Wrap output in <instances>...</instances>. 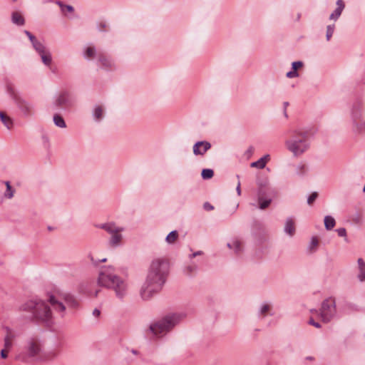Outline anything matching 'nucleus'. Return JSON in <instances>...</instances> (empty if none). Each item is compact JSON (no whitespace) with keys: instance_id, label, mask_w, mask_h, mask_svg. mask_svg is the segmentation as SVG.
<instances>
[{"instance_id":"obj_1","label":"nucleus","mask_w":365,"mask_h":365,"mask_svg":"<svg viewBox=\"0 0 365 365\" xmlns=\"http://www.w3.org/2000/svg\"><path fill=\"white\" fill-rule=\"evenodd\" d=\"M169 263L163 258L152 261L148 272L145 282L140 289V296L143 299H149L158 292L165 284L168 274Z\"/></svg>"},{"instance_id":"obj_2","label":"nucleus","mask_w":365,"mask_h":365,"mask_svg":"<svg viewBox=\"0 0 365 365\" xmlns=\"http://www.w3.org/2000/svg\"><path fill=\"white\" fill-rule=\"evenodd\" d=\"M288 138L284 146L294 158H301L311 146L308 130L304 128H293L287 130Z\"/></svg>"},{"instance_id":"obj_3","label":"nucleus","mask_w":365,"mask_h":365,"mask_svg":"<svg viewBox=\"0 0 365 365\" xmlns=\"http://www.w3.org/2000/svg\"><path fill=\"white\" fill-rule=\"evenodd\" d=\"M19 311L31 321L48 324L52 319V312L47 303L41 299H33L21 304Z\"/></svg>"},{"instance_id":"obj_4","label":"nucleus","mask_w":365,"mask_h":365,"mask_svg":"<svg viewBox=\"0 0 365 365\" xmlns=\"http://www.w3.org/2000/svg\"><path fill=\"white\" fill-rule=\"evenodd\" d=\"M98 277V284L101 287L112 289L115 291V295L119 299H123L127 294L128 284L125 280L116 274H112L109 269L112 267H103Z\"/></svg>"},{"instance_id":"obj_5","label":"nucleus","mask_w":365,"mask_h":365,"mask_svg":"<svg viewBox=\"0 0 365 365\" xmlns=\"http://www.w3.org/2000/svg\"><path fill=\"white\" fill-rule=\"evenodd\" d=\"M183 317L180 314H172L150 324V331L155 336H160L170 331Z\"/></svg>"},{"instance_id":"obj_6","label":"nucleus","mask_w":365,"mask_h":365,"mask_svg":"<svg viewBox=\"0 0 365 365\" xmlns=\"http://www.w3.org/2000/svg\"><path fill=\"white\" fill-rule=\"evenodd\" d=\"M6 93L24 117H30L34 113L33 104L24 98L12 85H7Z\"/></svg>"},{"instance_id":"obj_7","label":"nucleus","mask_w":365,"mask_h":365,"mask_svg":"<svg viewBox=\"0 0 365 365\" xmlns=\"http://www.w3.org/2000/svg\"><path fill=\"white\" fill-rule=\"evenodd\" d=\"M312 312L318 313L324 323L329 322L336 315V301L333 297H329L324 299L321 305L319 311L317 309H312Z\"/></svg>"},{"instance_id":"obj_8","label":"nucleus","mask_w":365,"mask_h":365,"mask_svg":"<svg viewBox=\"0 0 365 365\" xmlns=\"http://www.w3.org/2000/svg\"><path fill=\"white\" fill-rule=\"evenodd\" d=\"M351 118L353 124L357 128L365 125V106L361 100H357L353 103Z\"/></svg>"},{"instance_id":"obj_9","label":"nucleus","mask_w":365,"mask_h":365,"mask_svg":"<svg viewBox=\"0 0 365 365\" xmlns=\"http://www.w3.org/2000/svg\"><path fill=\"white\" fill-rule=\"evenodd\" d=\"M75 96L68 91L63 90L55 97L54 105L58 108H68L74 106Z\"/></svg>"},{"instance_id":"obj_10","label":"nucleus","mask_w":365,"mask_h":365,"mask_svg":"<svg viewBox=\"0 0 365 365\" xmlns=\"http://www.w3.org/2000/svg\"><path fill=\"white\" fill-rule=\"evenodd\" d=\"M274 197L277 195V192L274 190ZM258 196V207L260 210H265L267 208L272 201V191L267 192L264 188L260 187L257 193Z\"/></svg>"},{"instance_id":"obj_11","label":"nucleus","mask_w":365,"mask_h":365,"mask_svg":"<svg viewBox=\"0 0 365 365\" xmlns=\"http://www.w3.org/2000/svg\"><path fill=\"white\" fill-rule=\"evenodd\" d=\"M99 66L105 70H113L115 69L116 66L113 59L105 54L99 53L98 55Z\"/></svg>"},{"instance_id":"obj_12","label":"nucleus","mask_w":365,"mask_h":365,"mask_svg":"<svg viewBox=\"0 0 365 365\" xmlns=\"http://www.w3.org/2000/svg\"><path fill=\"white\" fill-rule=\"evenodd\" d=\"M61 300L63 299L60 298V294L57 296L51 295L48 298V302L53 309L56 312L63 313L66 310V307Z\"/></svg>"},{"instance_id":"obj_13","label":"nucleus","mask_w":365,"mask_h":365,"mask_svg":"<svg viewBox=\"0 0 365 365\" xmlns=\"http://www.w3.org/2000/svg\"><path fill=\"white\" fill-rule=\"evenodd\" d=\"M211 144L207 141H198L193 145V153L195 155H204L210 148Z\"/></svg>"},{"instance_id":"obj_14","label":"nucleus","mask_w":365,"mask_h":365,"mask_svg":"<svg viewBox=\"0 0 365 365\" xmlns=\"http://www.w3.org/2000/svg\"><path fill=\"white\" fill-rule=\"evenodd\" d=\"M336 7L334 11L329 15V20L336 21L341 16L342 11L345 8V3L343 0H337L336 2Z\"/></svg>"},{"instance_id":"obj_15","label":"nucleus","mask_w":365,"mask_h":365,"mask_svg":"<svg viewBox=\"0 0 365 365\" xmlns=\"http://www.w3.org/2000/svg\"><path fill=\"white\" fill-rule=\"evenodd\" d=\"M92 118L96 123H100L105 116V109L102 106L95 105L92 109Z\"/></svg>"},{"instance_id":"obj_16","label":"nucleus","mask_w":365,"mask_h":365,"mask_svg":"<svg viewBox=\"0 0 365 365\" xmlns=\"http://www.w3.org/2000/svg\"><path fill=\"white\" fill-rule=\"evenodd\" d=\"M41 346L38 341L31 340L28 343V354L31 357H34L40 354Z\"/></svg>"},{"instance_id":"obj_17","label":"nucleus","mask_w":365,"mask_h":365,"mask_svg":"<svg viewBox=\"0 0 365 365\" xmlns=\"http://www.w3.org/2000/svg\"><path fill=\"white\" fill-rule=\"evenodd\" d=\"M60 298L62 299L68 306L71 307H76L78 306V302L75 297L68 293L60 294Z\"/></svg>"},{"instance_id":"obj_18","label":"nucleus","mask_w":365,"mask_h":365,"mask_svg":"<svg viewBox=\"0 0 365 365\" xmlns=\"http://www.w3.org/2000/svg\"><path fill=\"white\" fill-rule=\"evenodd\" d=\"M58 352L56 349H53L42 354L41 359L43 361H50L57 358Z\"/></svg>"},{"instance_id":"obj_19","label":"nucleus","mask_w":365,"mask_h":365,"mask_svg":"<svg viewBox=\"0 0 365 365\" xmlns=\"http://www.w3.org/2000/svg\"><path fill=\"white\" fill-rule=\"evenodd\" d=\"M11 21L17 26H24L25 24L24 18L17 11H14L11 14Z\"/></svg>"},{"instance_id":"obj_20","label":"nucleus","mask_w":365,"mask_h":365,"mask_svg":"<svg viewBox=\"0 0 365 365\" xmlns=\"http://www.w3.org/2000/svg\"><path fill=\"white\" fill-rule=\"evenodd\" d=\"M284 232L290 236L294 235L295 232V227L294 222L292 218L287 219L284 226Z\"/></svg>"},{"instance_id":"obj_21","label":"nucleus","mask_w":365,"mask_h":365,"mask_svg":"<svg viewBox=\"0 0 365 365\" xmlns=\"http://www.w3.org/2000/svg\"><path fill=\"white\" fill-rule=\"evenodd\" d=\"M101 227L110 235L113 234L114 232H122L123 230V228L117 227L113 223L104 224Z\"/></svg>"},{"instance_id":"obj_22","label":"nucleus","mask_w":365,"mask_h":365,"mask_svg":"<svg viewBox=\"0 0 365 365\" xmlns=\"http://www.w3.org/2000/svg\"><path fill=\"white\" fill-rule=\"evenodd\" d=\"M53 121L54 125L60 128H66V123L63 119V118L58 113H56L53 115Z\"/></svg>"},{"instance_id":"obj_23","label":"nucleus","mask_w":365,"mask_h":365,"mask_svg":"<svg viewBox=\"0 0 365 365\" xmlns=\"http://www.w3.org/2000/svg\"><path fill=\"white\" fill-rule=\"evenodd\" d=\"M357 262L359 269L358 279L360 282H364L365 280V262L363 260V259L359 258Z\"/></svg>"},{"instance_id":"obj_24","label":"nucleus","mask_w":365,"mask_h":365,"mask_svg":"<svg viewBox=\"0 0 365 365\" xmlns=\"http://www.w3.org/2000/svg\"><path fill=\"white\" fill-rule=\"evenodd\" d=\"M41 56L43 63L46 66H50L52 62V56L48 50L43 51V54H38Z\"/></svg>"},{"instance_id":"obj_25","label":"nucleus","mask_w":365,"mask_h":365,"mask_svg":"<svg viewBox=\"0 0 365 365\" xmlns=\"http://www.w3.org/2000/svg\"><path fill=\"white\" fill-rule=\"evenodd\" d=\"M120 232H116L111 235V237L110 239V244L111 246L116 247L119 245L122 240V235Z\"/></svg>"},{"instance_id":"obj_26","label":"nucleus","mask_w":365,"mask_h":365,"mask_svg":"<svg viewBox=\"0 0 365 365\" xmlns=\"http://www.w3.org/2000/svg\"><path fill=\"white\" fill-rule=\"evenodd\" d=\"M0 119L2 123L10 130L13 126V120L12 119L6 115L3 112L0 111Z\"/></svg>"},{"instance_id":"obj_27","label":"nucleus","mask_w":365,"mask_h":365,"mask_svg":"<svg viewBox=\"0 0 365 365\" xmlns=\"http://www.w3.org/2000/svg\"><path fill=\"white\" fill-rule=\"evenodd\" d=\"M324 227L327 230H331L336 225L334 218L330 215H327L324 217Z\"/></svg>"},{"instance_id":"obj_28","label":"nucleus","mask_w":365,"mask_h":365,"mask_svg":"<svg viewBox=\"0 0 365 365\" xmlns=\"http://www.w3.org/2000/svg\"><path fill=\"white\" fill-rule=\"evenodd\" d=\"M96 54V50L94 46H87L84 48L83 57L86 59L93 58Z\"/></svg>"},{"instance_id":"obj_29","label":"nucleus","mask_w":365,"mask_h":365,"mask_svg":"<svg viewBox=\"0 0 365 365\" xmlns=\"http://www.w3.org/2000/svg\"><path fill=\"white\" fill-rule=\"evenodd\" d=\"M32 46L38 54H43V51L46 50V46L38 40L34 42Z\"/></svg>"},{"instance_id":"obj_30","label":"nucleus","mask_w":365,"mask_h":365,"mask_svg":"<svg viewBox=\"0 0 365 365\" xmlns=\"http://www.w3.org/2000/svg\"><path fill=\"white\" fill-rule=\"evenodd\" d=\"M319 245V240L317 237H312L311 242L307 247L309 252L312 253L317 250V247Z\"/></svg>"},{"instance_id":"obj_31","label":"nucleus","mask_w":365,"mask_h":365,"mask_svg":"<svg viewBox=\"0 0 365 365\" xmlns=\"http://www.w3.org/2000/svg\"><path fill=\"white\" fill-rule=\"evenodd\" d=\"M227 247L234 249L236 253H240L242 251V243L240 240H235L232 244L228 243Z\"/></svg>"},{"instance_id":"obj_32","label":"nucleus","mask_w":365,"mask_h":365,"mask_svg":"<svg viewBox=\"0 0 365 365\" xmlns=\"http://www.w3.org/2000/svg\"><path fill=\"white\" fill-rule=\"evenodd\" d=\"M178 237V233L176 230L170 232L166 237L165 240L168 244L174 243Z\"/></svg>"},{"instance_id":"obj_33","label":"nucleus","mask_w":365,"mask_h":365,"mask_svg":"<svg viewBox=\"0 0 365 365\" xmlns=\"http://www.w3.org/2000/svg\"><path fill=\"white\" fill-rule=\"evenodd\" d=\"M4 183H5L6 186V192L4 193V196L6 197L9 198V199H11L14 196V190L11 187L9 181H6V182H4Z\"/></svg>"},{"instance_id":"obj_34","label":"nucleus","mask_w":365,"mask_h":365,"mask_svg":"<svg viewBox=\"0 0 365 365\" xmlns=\"http://www.w3.org/2000/svg\"><path fill=\"white\" fill-rule=\"evenodd\" d=\"M214 172L212 169H203L201 173V176L204 180H208L212 178Z\"/></svg>"},{"instance_id":"obj_35","label":"nucleus","mask_w":365,"mask_h":365,"mask_svg":"<svg viewBox=\"0 0 365 365\" xmlns=\"http://www.w3.org/2000/svg\"><path fill=\"white\" fill-rule=\"evenodd\" d=\"M4 329L6 331V335L4 336V339H7V340L13 341L16 337V335H15L14 331L8 327H6L4 328Z\"/></svg>"},{"instance_id":"obj_36","label":"nucleus","mask_w":365,"mask_h":365,"mask_svg":"<svg viewBox=\"0 0 365 365\" xmlns=\"http://www.w3.org/2000/svg\"><path fill=\"white\" fill-rule=\"evenodd\" d=\"M334 29H335L334 24H330L327 26L326 38L328 41L331 39V38L334 32Z\"/></svg>"},{"instance_id":"obj_37","label":"nucleus","mask_w":365,"mask_h":365,"mask_svg":"<svg viewBox=\"0 0 365 365\" xmlns=\"http://www.w3.org/2000/svg\"><path fill=\"white\" fill-rule=\"evenodd\" d=\"M255 152V148L253 146H250L244 153L243 158L246 159H250L253 156Z\"/></svg>"},{"instance_id":"obj_38","label":"nucleus","mask_w":365,"mask_h":365,"mask_svg":"<svg viewBox=\"0 0 365 365\" xmlns=\"http://www.w3.org/2000/svg\"><path fill=\"white\" fill-rule=\"evenodd\" d=\"M267 161H253L250 166L252 168H264L266 165Z\"/></svg>"},{"instance_id":"obj_39","label":"nucleus","mask_w":365,"mask_h":365,"mask_svg":"<svg viewBox=\"0 0 365 365\" xmlns=\"http://www.w3.org/2000/svg\"><path fill=\"white\" fill-rule=\"evenodd\" d=\"M318 197V193L317 192H313L307 198V203L309 205H312L313 202L316 200Z\"/></svg>"},{"instance_id":"obj_40","label":"nucleus","mask_w":365,"mask_h":365,"mask_svg":"<svg viewBox=\"0 0 365 365\" xmlns=\"http://www.w3.org/2000/svg\"><path fill=\"white\" fill-rule=\"evenodd\" d=\"M336 232H337L338 235L339 237H344L345 241L347 242V237H346V230L344 227L338 228L336 230Z\"/></svg>"},{"instance_id":"obj_41","label":"nucleus","mask_w":365,"mask_h":365,"mask_svg":"<svg viewBox=\"0 0 365 365\" xmlns=\"http://www.w3.org/2000/svg\"><path fill=\"white\" fill-rule=\"evenodd\" d=\"M303 66V62L301 61H294L292 63V69L297 71V69Z\"/></svg>"},{"instance_id":"obj_42","label":"nucleus","mask_w":365,"mask_h":365,"mask_svg":"<svg viewBox=\"0 0 365 365\" xmlns=\"http://www.w3.org/2000/svg\"><path fill=\"white\" fill-rule=\"evenodd\" d=\"M286 76L288 78H297L299 76V73L297 71H295L293 69H292L291 71L287 73Z\"/></svg>"},{"instance_id":"obj_43","label":"nucleus","mask_w":365,"mask_h":365,"mask_svg":"<svg viewBox=\"0 0 365 365\" xmlns=\"http://www.w3.org/2000/svg\"><path fill=\"white\" fill-rule=\"evenodd\" d=\"M91 259L93 262V264L96 266L98 265V264L100 262H106L107 259L106 258H98V259H94L93 257H91Z\"/></svg>"},{"instance_id":"obj_44","label":"nucleus","mask_w":365,"mask_h":365,"mask_svg":"<svg viewBox=\"0 0 365 365\" xmlns=\"http://www.w3.org/2000/svg\"><path fill=\"white\" fill-rule=\"evenodd\" d=\"M24 34L28 36V38H29L31 44L35 42L36 41H37L38 39L31 33L29 32V31L27 30H25L24 31Z\"/></svg>"},{"instance_id":"obj_45","label":"nucleus","mask_w":365,"mask_h":365,"mask_svg":"<svg viewBox=\"0 0 365 365\" xmlns=\"http://www.w3.org/2000/svg\"><path fill=\"white\" fill-rule=\"evenodd\" d=\"M4 348L6 349H11L12 345H13L12 341L4 339Z\"/></svg>"},{"instance_id":"obj_46","label":"nucleus","mask_w":365,"mask_h":365,"mask_svg":"<svg viewBox=\"0 0 365 365\" xmlns=\"http://www.w3.org/2000/svg\"><path fill=\"white\" fill-rule=\"evenodd\" d=\"M309 324L314 326L316 328H321V324L319 322H316L312 317L309 320Z\"/></svg>"},{"instance_id":"obj_47","label":"nucleus","mask_w":365,"mask_h":365,"mask_svg":"<svg viewBox=\"0 0 365 365\" xmlns=\"http://www.w3.org/2000/svg\"><path fill=\"white\" fill-rule=\"evenodd\" d=\"M197 267L195 265H193V266H188L186 269H185V272H187V274H191L192 272H195L196 270Z\"/></svg>"},{"instance_id":"obj_48","label":"nucleus","mask_w":365,"mask_h":365,"mask_svg":"<svg viewBox=\"0 0 365 365\" xmlns=\"http://www.w3.org/2000/svg\"><path fill=\"white\" fill-rule=\"evenodd\" d=\"M269 306L268 304H264L262 306L260 309V313L262 314H264L269 309Z\"/></svg>"},{"instance_id":"obj_49","label":"nucleus","mask_w":365,"mask_h":365,"mask_svg":"<svg viewBox=\"0 0 365 365\" xmlns=\"http://www.w3.org/2000/svg\"><path fill=\"white\" fill-rule=\"evenodd\" d=\"M10 349H6L5 348L1 350L0 355L2 359H6L8 357L7 352Z\"/></svg>"},{"instance_id":"obj_50","label":"nucleus","mask_w":365,"mask_h":365,"mask_svg":"<svg viewBox=\"0 0 365 365\" xmlns=\"http://www.w3.org/2000/svg\"><path fill=\"white\" fill-rule=\"evenodd\" d=\"M237 178L238 181H237L236 190H237V195L240 196L241 195V187H240L241 185H240V176L237 175Z\"/></svg>"},{"instance_id":"obj_51","label":"nucleus","mask_w":365,"mask_h":365,"mask_svg":"<svg viewBox=\"0 0 365 365\" xmlns=\"http://www.w3.org/2000/svg\"><path fill=\"white\" fill-rule=\"evenodd\" d=\"M203 207L206 210H212L214 209V207L207 202L204 203Z\"/></svg>"},{"instance_id":"obj_52","label":"nucleus","mask_w":365,"mask_h":365,"mask_svg":"<svg viewBox=\"0 0 365 365\" xmlns=\"http://www.w3.org/2000/svg\"><path fill=\"white\" fill-rule=\"evenodd\" d=\"M64 9L67 10L68 12H73L74 9L71 5H64Z\"/></svg>"},{"instance_id":"obj_53","label":"nucleus","mask_w":365,"mask_h":365,"mask_svg":"<svg viewBox=\"0 0 365 365\" xmlns=\"http://www.w3.org/2000/svg\"><path fill=\"white\" fill-rule=\"evenodd\" d=\"M283 106H284V115L286 118H287V111H286V108L287 107L289 106V103L288 102H284L283 103Z\"/></svg>"},{"instance_id":"obj_54","label":"nucleus","mask_w":365,"mask_h":365,"mask_svg":"<svg viewBox=\"0 0 365 365\" xmlns=\"http://www.w3.org/2000/svg\"><path fill=\"white\" fill-rule=\"evenodd\" d=\"M93 314L95 317H99V316H100V314H101V312H100V310H99V309H95L93 310Z\"/></svg>"},{"instance_id":"obj_55","label":"nucleus","mask_w":365,"mask_h":365,"mask_svg":"<svg viewBox=\"0 0 365 365\" xmlns=\"http://www.w3.org/2000/svg\"><path fill=\"white\" fill-rule=\"evenodd\" d=\"M56 4H58L61 7L62 11H64V4L61 1H56Z\"/></svg>"},{"instance_id":"obj_56","label":"nucleus","mask_w":365,"mask_h":365,"mask_svg":"<svg viewBox=\"0 0 365 365\" xmlns=\"http://www.w3.org/2000/svg\"><path fill=\"white\" fill-rule=\"evenodd\" d=\"M202 252L201 251H197V252H194L193 254H192V255H190V258L195 257L196 256L200 255H202Z\"/></svg>"},{"instance_id":"obj_57","label":"nucleus","mask_w":365,"mask_h":365,"mask_svg":"<svg viewBox=\"0 0 365 365\" xmlns=\"http://www.w3.org/2000/svg\"><path fill=\"white\" fill-rule=\"evenodd\" d=\"M269 155L267 154V155H264L262 156L258 160H269Z\"/></svg>"},{"instance_id":"obj_58","label":"nucleus","mask_w":365,"mask_h":365,"mask_svg":"<svg viewBox=\"0 0 365 365\" xmlns=\"http://www.w3.org/2000/svg\"><path fill=\"white\" fill-rule=\"evenodd\" d=\"M42 139H43V142H44V143H49V138H48V136H46V135H43V136L42 137Z\"/></svg>"},{"instance_id":"obj_59","label":"nucleus","mask_w":365,"mask_h":365,"mask_svg":"<svg viewBox=\"0 0 365 365\" xmlns=\"http://www.w3.org/2000/svg\"><path fill=\"white\" fill-rule=\"evenodd\" d=\"M99 290H96L94 293V297H96L98 294Z\"/></svg>"},{"instance_id":"obj_60","label":"nucleus","mask_w":365,"mask_h":365,"mask_svg":"<svg viewBox=\"0 0 365 365\" xmlns=\"http://www.w3.org/2000/svg\"><path fill=\"white\" fill-rule=\"evenodd\" d=\"M307 360H314V358L312 356H308L307 357Z\"/></svg>"},{"instance_id":"obj_61","label":"nucleus","mask_w":365,"mask_h":365,"mask_svg":"<svg viewBox=\"0 0 365 365\" xmlns=\"http://www.w3.org/2000/svg\"><path fill=\"white\" fill-rule=\"evenodd\" d=\"M132 352L134 354H137V351L135 350H133Z\"/></svg>"}]
</instances>
